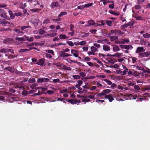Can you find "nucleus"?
Returning <instances> with one entry per match:
<instances>
[{
	"label": "nucleus",
	"instance_id": "f257e3e1",
	"mask_svg": "<svg viewBox=\"0 0 150 150\" xmlns=\"http://www.w3.org/2000/svg\"><path fill=\"white\" fill-rule=\"evenodd\" d=\"M15 72L18 75L20 76H28V75H30L29 73L28 72H24L22 71H19L16 70Z\"/></svg>",
	"mask_w": 150,
	"mask_h": 150
},
{
	"label": "nucleus",
	"instance_id": "f03ea898",
	"mask_svg": "<svg viewBox=\"0 0 150 150\" xmlns=\"http://www.w3.org/2000/svg\"><path fill=\"white\" fill-rule=\"evenodd\" d=\"M150 55V51L141 53L139 54V57H147Z\"/></svg>",
	"mask_w": 150,
	"mask_h": 150
},
{
	"label": "nucleus",
	"instance_id": "7ed1b4c3",
	"mask_svg": "<svg viewBox=\"0 0 150 150\" xmlns=\"http://www.w3.org/2000/svg\"><path fill=\"white\" fill-rule=\"evenodd\" d=\"M50 81V79L48 78H38L37 79L38 83H41L43 82H48Z\"/></svg>",
	"mask_w": 150,
	"mask_h": 150
},
{
	"label": "nucleus",
	"instance_id": "20e7f679",
	"mask_svg": "<svg viewBox=\"0 0 150 150\" xmlns=\"http://www.w3.org/2000/svg\"><path fill=\"white\" fill-rule=\"evenodd\" d=\"M111 90L110 89H105L99 93V96L100 95H103L105 96L108 93L111 92Z\"/></svg>",
	"mask_w": 150,
	"mask_h": 150
},
{
	"label": "nucleus",
	"instance_id": "39448f33",
	"mask_svg": "<svg viewBox=\"0 0 150 150\" xmlns=\"http://www.w3.org/2000/svg\"><path fill=\"white\" fill-rule=\"evenodd\" d=\"M105 98L108 99L109 101L110 102H112L114 100V99L113 98V96L111 94L105 96Z\"/></svg>",
	"mask_w": 150,
	"mask_h": 150
},
{
	"label": "nucleus",
	"instance_id": "423d86ee",
	"mask_svg": "<svg viewBox=\"0 0 150 150\" xmlns=\"http://www.w3.org/2000/svg\"><path fill=\"white\" fill-rule=\"evenodd\" d=\"M59 6L60 5L59 3L57 1H55L52 3L50 5L51 7L53 8H54L56 7H59Z\"/></svg>",
	"mask_w": 150,
	"mask_h": 150
},
{
	"label": "nucleus",
	"instance_id": "0eeeda50",
	"mask_svg": "<svg viewBox=\"0 0 150 150\" xmlns=\"http://www.w3.org/2000/svg\"><path fill=\"white\" fill-rule=\"evenodd\" d=\"M72 55L68 53H65L64 52L61 51L60 52V56L61 57H65L71 56Z\"/></svg>",
	"mask_w": 150,
	"mask_h": 150
},
{
	"label": "nucleus",
	"instance_id": "6e6552de",
	"mask_svg": "<svg viewBox=\"0 0 150 150\" xmlns=\"http://www.w3.org/2000/svg\"><path fill=\"white\" fill-rule=\"evenodd\" d=\"M120 47L122 49H126L127 50H129L130 48H132V45H120Z\"/></svg>",
	"mask_w": 150,
	"mask_h": 150
},
{
	"label": "nucleus",
	"instance_id": "1a4fd4ad",
	"mask_svg": "<svg viewBox=\"0 0 150 150\" xmlns=\"http://www.w3.org/2000/svg\"><path fill=\"white\" fill-rule=\"evenodd\" d=\"M78 52L76 50L72 49L71 50V54L76 57H77L79 56V54L78 53Z\"/></svg>",
	"mask_w": 150,
	"mask_h": 150
},
{
	"label": "nucleus",
	"instance_id": "9d476101",
	"mask_svg": "<svg viewBox=\"0 0 150 150\" xmlns=\"http://www.w3.org/2000/svg\"><path fill=\"white\" fill-rule=\"evenodd\" d=\"M66 101L72 104H74V103L76 104L78 102V101L77 100H75L74 99H69L68 100L66 99Z\"/></svg>",
	"mask_w": 150,
	"mask_h": 150
},
{
	"label": "nucleus",
	"instance_id": "9b49d317",
	"mask_svg": "<svg viewBox=\"0 0 150 150\" xmlns=\"http://www.w3.org/2000/svg\"><path fill=\"white\" fill-rule=\"evenodd\" d=\"M145 50L142 47H138L137 48L136 52L138 53L141 52H144Z\"/></svg>",
	"mask_w": 150,
	"mask_h": 150
},
{
	"label": "nucleus",
	"instance_id": "f8f14e48",
	"mask_svg": "<svg viewBox=\"0 0 150 150\" xmlns=\"http://www.w3.org/2000/svg\"><path fill=\"white\" fill-rule=\"evenodd\" d=\"M88 25H86V26H89L90 25H94L95 23L94 21L93 20H90L88 21Z\"/></svg>",
	"mask_w": 150,
	"mask_h": 150
},
{
	"label": "nucleus",
	"instance_id": "ddd939ff",
	"mask_svg": "<svg viewBox=\"0 0 150 150\" xmlns=\"http://www.w3.org/2000/svg\"><path fill=\"white\" fill-rule=\"evenodd\" d=\"M103 49L105 51H108L110 50V47L108 45H104L103 46Z\"/></svg>",
	"mask_w": 150,
	"mask_h": 150
},
{
	"label": "nucleus",
	"instance_id": "4468645a",
	"mask_svg": "<svg viewBox=\"0 0 150 150\" xmlns=\"http://www.w3.org/2000/svg\"><path fill=\"white\" fill-rule=\"evenodd\" d=\"M108 62L112 64H114L116 62L115 59L114 58H108Z\"/></svg>",
	"mask_w": 150,
	"mask_h": 150
},
{
	"label": "nucleus",
	"instance_id": "2eb2a0df",
	"mask_svg": "<svg viewBox=\"0 0 150 150\" xmlns=\"http://www.w3.org/2000/svg\"><path fill=\"white\" fill-rule=\"evenodd\" d=\"M6 20L5 19H0V24H1L4 26L6 25Z\"/></svg>",
	"mask_w": 150,
	"mask_h": 150
},
{
	"label": "nucleus",
	"instance_id": "dca6fc26",
	"mask_svg": "<svg viewBox=\"0 0 150 150\" xmlns=\"http://www.w3.org/2000/svg\"><path fill=\"white\" fill-rule=\"evenodd\" d=\"M44 63V60L43 59H41L39 60L37 64L40 65H42Z\"/></svg>",
	"mask_w": 150,
	"mask_h": 150
},
{
	"label": "nucleus",
	"instance_id": "f3484780",
	"mask_svg": "<svg viewBox=\"0 0 150 150\" xmlns=\"http://www.w3.org/2000/svg\"><path fill=\"white\" fill-rule=\"evenodd\" d=\"M8 49L2 48L0 50V52L2 53H6L8 52Z\"/></svg>",
	"mask_w": 150,
	"mask_h": 150
},
{
	"label": "nucleus",
	"instance_id": "a211bd4d",
	"mask_svg": "<svg viewBox=\"0 0 150 150\" xmlns=\"http://www.w3.org/2000/svg\"><path fill=\"white\" fill-rule=\"evenodd\" d=\"M109 12L111 14L117 16H118L120 14V13L118 12H116L115 11H113L112 10L109 11Z\"/></svg>",
	"mask_w": 150,
	"mask_h": 150
},
{
	"label": "nucleus",
	"instance_id": "6ab92c4d",
	"mask_svg": "<svg viewBox=\"0 0 150 150\" xmlns=\"http://www.w3.org/2000/svg\"><path fill=\"white\" fill-rule=\"evenodd\" d=\"M129 26V25L125 23V24L122 25L121 26V28L122 30H124L126 29V28Z\"/></svg>",
	"mask_w": 150,
	"mask_h": 150
},
{
	"label": "nucleus",
	"instance_id": "aec40b11",
	"mask_svg": "<svg viewBox=\"0 0 150 150\" xmlns=\"http://www.w3.org/2000/svg\"><path fill=\"white\" fill-rule=\"evenodd\" d=\"M59 38L60 39H66L68 38L65 35L63 34H60L59 35Z\"/></svg>",
	"mask_w": 150,
	"mask_h": 150
},
{
	"label": "nucleus",
	"instance_id": "412c9836",
	"mask_svg": "<svg viewBox=\"0 0 150 150\" xmlns=\"http://www.w3.org/2000/svg\"><path fill=\"white\" fill-rule=\"evenodd\" d=\"M134 88L136 90L135 92H138L139 91V90L140 89V88L139 87V86L137 85H135L134 86Z\"/></svg>",
	"mask_w": 150,
	"mask_h": 150
},
{
	"label": "nucleus",
	"instance_id": "4be33fe9",
	"mask_svg": "<svg viewBox=\"0 0 150 150\" xmlns=\"http://www.w3.org/2000/svg\"><path fill=\"white\" fill-rule=\"evenodd\" d=\"M8 13L10 15V18L12 19H13L15 18V15L13 13V12L11 11H8Z\"/></svg>",
	"mask_w": 150,
	"mask_h": 150
},
{
	"label": "nucleus",
	"instance_id": "5701e85b",
	"mask_svg": "<svg viewBox=\"0 0 150 150\" xmlns=\"http://www.w3.org/2000/svg\"><path fill=\"white\" fill-rule=\"evenodd\" d=\"M5 69L7 70H8L11 72L13 73L14 72V70L13 69L10 67H6L5 68Z\"/></svg>",
	"mask_w": 150,
	"mask_h": 150
},
{
	"label": "nucleus",
	"instance_id": "b1692460",
	"mask_svg": "<svg viewBox=\"0 0 150 150\" xmlns=\"http://www.w3.org/2000/svg\"><path fill=\"white\" fill-rule=\"evenodd\" d=\"M105 23L109 26H111L112 25V21L107 20L106 21Z\"/></svg>",
	"mask_w": 150,
	"mask_h": 150
},
{
	"label": "nucleus",
	"instance_id": "393cba45",
	"mask_svg": "<svg viewBox=\"0 0 150 150\" xmlns=\"http://www.w3.org/2000/svg\"><path fill=\"white\" fill-rule=\"evenodd\" d=\"M88 33H86L85 32L82 33L81 34V36L82 38H84L85 37L88 36Z\"/></svg>",
	"mask_w": 150,
	"mask_h": 150
},
{
	"label": "nucleus",
	"instance_id": "a878e982",
	"mask_svg": "<svg viewBox=\"0 0 150 150\" xmlns=\"http://www.w3.org/2000/svg\"><path fill=\"white\" fill-rule=\"evenodd\" d=\"M113 50L114 52H116L120 50V48L118 46L115 45L113 47Z\"/></svg>",
	"mask_w": 150,
	"mask_h": 150
},
{
	"label": "nucleus",
	"instance_id": "bb28decb",
	"mask_svg": "<svg viewBox=\"0 0 150 150\" xmlns=\"http://www.w3.org/2000/svg\"><path fill=\"white\" fill-rule=\"evenodd\" d=\"M45 52H46L51 54L53 55H54V52L52 50H45Z\"/></svg>",
	"mask_w": 150,
	"mask_h": 150
},
{
	"label": "nucleus",
	"instance_id": "cd10ccee",
	"mask_svg": "<svg viewBox=\"0 0 150 150\" xmlns=\"http://www.w3.org/2000/svg\"><path fill=\"white\" fill-rule=\"evenodd\" d=\"M118 38V36H112L110 38V40L111 41H113L117 39Z\"/></svg>",
	"mask_w": 150,
	"mask_h": 150
},
{
	"label": "nucleus",
	"instance_id": "c85d7f7f",
	"mask_svg": "<svg viewBox=\"0 0 150 150\" xmlns=\"http://www.w3.org/2000/svg\"><path fill=\"white\" fill-rule=\"evenodd\" d=\"M67 14V12L65 11L62 12L58 16V17L60 18L62 16L65 15Z\"/></svg>",
	"mask_w": 150,
	"mask_h": 150
},
{
	"label": "nucleus",
	"instance_id": "c756f323",
	"mask_svg": "<svg viewBox=\"0 0 150 150\" xmlns=\"http://www.w3.org/2000/svg\"><path fill=\"white\" fill-rule=\"evenodd\" d=\"M91 50L92 52L98 51V49L94 46H92L91 47Z\"/></svg>",
	"mask_w": 150,
	"mask_h": 150
},
{
	"label": "nucleus",
	"instance_id": "7c9ffc66",
	"mask_svg": "<svg viewBox=\"0 0 150 150\" xmlns=\"http://www.w3.org/2000/svg\"><path fill=\"white\" fill-rule=\"evenodd\" d=\"M28 49H20L18 50V52L19 53H23L25 52H28Z\"/></svg>",
	"mask_w": 150,
	"mask_h": 150
},
{
	"label": "nucleus",
	"instance_id": "2f4dec72",
	"mask_svg": "<svg viewBox=\"0 0 150 150\" xmlns=\"http://www.w3.org/2000/svg\"><path fill=\"white\" fill-rule=\"evenodd\" d=\"M13 30L15 31L17 33H18V34L21 33H24V32H23L21 31L19 29H18V28H15Z\"/></svg>",
	"mask_w": 150,
	"mask_h": 150
},
{
	"label": "nucleus",
	"instance_id": "473e14b6",
	"mask_svg": "<svg viewBox=\"0 0 150 150\" xmlns=\"http://www.w3.org/2000/svg\"><path fill=\"white\" fill-rule=\"evenodd\" d=\"M93 4L92 3H90L85 4L84 5H83V6H84V8H87L91 6H92Z\"/></svg>",
	"mask_w": 150,
	"mask_h": 150
},
{
	"label": "nucleus",
	"instance_id": "72a5a7b5",
	"mask_svg": "<svg viewBox=\"0 0 150 150\" xmlns=\"http://www.w3.org/2000/svg\"><path fill=\"white\" fill-rule=\"evenodd\" d=\"M143 37L144 38H150V34L148 33H145L143 35Z\"/></svg>",
	"mask_w": 150,
	"mask_h": 150
},
{
	"label": "nucleus",
	"instance_id": "f704fd0d",
	"mask_svg": "<svg viewBox=\"0 0 150 150\" xmlns=\"http://www.w3.org/2000/svg\"><path fill=\"white\" fill-rule=\"evenodd\" d=\"M104 81L107 83L108 85H110L112 84V83L111 82V81L109 79H104Z\"/></svg>",
	"mask_w": 150,
	"mask_h": 150
},
{
	"label": "nucleus",
	"instance_id": "c9c22d12",
	"mask_svg": "<svg viewBox=\"0 0 150 150\" xmlns=\"http://www.w3.org/2000/svg\"><path fill=\"white\" fill-rule=\"evenodd\" d=\"M121 54L118 52H117L115 54L112 55V56L114 57H119L121 56Z\"/></svg>",
	"mask_w": 150,
	"mask_h": 150
},
{
	"label": "nucleus",
	"instance_id": "e433bc0d",
	"mask_svg": "<svg viewBox=\"0 0 150 150\" xmlns=\"http://www.w3.org/2000/svg\"><path fill=\"white\" fill-rule=\"evenodd\" d=\"M12 40V39H11V38H7L6 40H4V42H5L6 43H7V42H8V43H9L10 42H8L9 41L11 42Z\"/></svg>",
	"mask_w": 150,
	"mask_h": 150
},
{
	"label": "nucleus",
	"instance_id": "4c0bfd02",
	"mask_svg": "<svg viewBox=\"0 0 150 150\" xmlns=\"http://www.w3.org/2000/svg\"><path fill=\"white\" fill-rule=\"evenodd\" d=\"M67 43L69 46H73L74 45V43L71 41H67Z\"/></svg>",
	"mask_w": 150,
	"mask_h": 150
},
{
	"label": "nucleus",
	"instance_id": "58836bf2",
	"mask_svg": "<svg viewBox=\"0 0 150 150\" xmlns=\"http://www.w3.org/2000/svg\"><path fill=\"white\" fill-rule=\"evenodd\" d=\"M72 77L74 79H80V76L78 75H73L72 76Z\"/></svg>",
	"mask_w": 150,
	"mask_h": 150
},
{
	"label": "nucleus",
	"instance_id": "ea45409f",
	"mask_svg": "<svg viewBox=\"0 0 150 150\" xmlns=\"http://www.w3.org/2000/svg\"><path fill=\"white\" fill-rule=\"evenodd\" d=\"M135 18L137 20H143V18L140 16H136Z\"/></svg>",
	"mask_w": 150,
	"mask_h": 150
},
{
	"label": "nucleus",
	"instance_id": "a19ab883",
	"mask_svg": "<svg viewBox=\"0 0 150 150\" xmlns=\"http://www.w3.org/2000/svg\"><path fill=\"white\" fill-rule=\"evenodd\" d=\"M30 27V26H21V29L22 30H23L25 29H26L27 28H29Z\"/></svg>",
	"mask_w": 150,
	"mask_h": 150
},
{
	"label": "nucleus",
	"instance_id": "79ce46f5",
	"mask_svg": "<svg viewBox=\"0 0 150 150\" xmlns=\"http://www.w3.org/2000/svg\"><path fill=\"white\" fill-rule=\"evenodd\" d=\"M28 94V91H27L24 90L22 92V94L23 95H24L25 96H26Z\"/></svg>",
	"mask_w": 150,
	"mask_h": 150
},
{
	"label": "nucleus",
	"instance_id": "37998d69",
	"mask_svg": "<svg viewBox=\"0 0 150 150\" xmlns=\"http://www.w3.org/2000/svg\"><path fill=\"white\" fill-rule=\"evenodd\" d=\"M50 22V20L48 18H46L45 19L43 22V24H47Z\"/></svg>",
	"mask_w": 150,
	"mask_h": 150
},
{
	"label": "nucleus",
	"instance_id": "c03bdc74",
	"mask_svg": "<svg viewBox=\"0 0 150 150\" xmlns=\"http://www.w3.org/2000/svg\"><path fill=\"white\" fill-rule=\"evenodd\" d=\"M38 86V84L36 83H33L30 86V87L32 89H34L35 88Z\"/></svg>",
	"mask_w": 150,
	"mask_h": 150
},
{
	"label": "nucleus",
	"instance_id": "a18cd8bd",
	"mask_svg": "<svg viewBox=\"0 0 150 150\" xmlns=\"http://www.w3.org/2000/svg\"><path fill=\"white\" fill-rule=\"evenodd\" d=\"M97 31V30L96 29H92L89 30V32L92 34H96V32Z\"/></svg>",
	"mask_w": 150,
	"mask_h": 150
},
{
	"label": "nucleus",
	"instance_id": "49530a36",
	"mask_svg": "<svg viewBox=\"0 0 150 150\" xmlns=\"http://www.w3.org/2000/svg\"><path fill=\"white\" fill-rule=\"evenodd\" d=\"M91 100L89 99H84L82 100V102H90Z\"/></svg>",
	"mask_w": 150,
	"mask_h": 150
},
{
	"label": "nucleus",
	"instance_id": "de8ad7c7",
	"mask_svg": "<svg viewBox=\"0 0 150 150\" xmlns=\"http://www.w3.org/2000/svg\"><path fill=\"white\" fill-rule=\"evenodd\" d=\"M8 56V58L9 59H11L12 58H14L15 57H17V56H15L14 55H12L10 54Z\"/></svg>",
	"mask_w": 150,
	"mask_h": 150
},
{
	"label": "nucleus",
	"instance_id": "09e8293b",
	"mask_svg": "<svg viewBox=\"0 0 150 150\" xmlns=\"http://www.w3.org/2000/svg\"><path fill=\"white\" fill-rule=\"evenodd\" d=\"M46 31L45 30L40 29L39 30V34L40 35H42V34L45 33Z\"/></svg>",
	"mask_w": 150,
	"mask_h": 150
},
{
	"label": "nucleus",
	"instance_id": "8fccbe9b",
	"mask_svg": "<svg viewBox=\"0 0 150 150\" xmlns=\"http://www.w3.org/2000/svg\"><path fill=\"white\" fill-rule=\"evenodd\" d=\"M74 27V25L72 24H71L70 25V30L71 31H74V30L73 29Z\"/></svg>",
	"mask_w": 150,
	"mask_h": 150
},
{
	"label": "nucleus",
	"instance_id": "3c124183",
	"mask_svg": "<svg viewBox=\"0 0 150 150\" xmlns=\"http://www.w3.org/2000/svg\"><path fill=\"white\" fill-rule=\"evenodd\" d=\"M41 9H38V8L33 9L30 10V11H32L33 12H37L38 11L41 10Z\"/></svg>",
	"mask_w": 150,
	"mask_h": 150
},
{
	"label": "nucleus",
	"instance_id": "603ef678",
	"mask_svg": "<svg viewBox=\"0 0 150 150\" xmlns=\"http://www.w3.org/2000/svg\"><path fill=\"white\" fill-rule=\"evenodd\" d=\"M45 57L48 58H52V56L51 55L48 53H46L45 54Z\"/></svg>",
	"mask_w": 150,
	"mask_h": 150
},
{
	"label": "nucleus",
	"instance_id": "864d4df0",
	"mask_svg": "<svg viewBox=\"0 0 150 150\" xmlns=\"http://www.w3.org/2000/svg\"><path fill=\"white\" fill-rule=\"evenodd\" d=\"M97 77H98L105 78L106 77V76L104 75H99L97 76Z\"/></svg>",
	"mask_w": 150,
	"mask_h": 150
},
{
	"label": "nucleus",
	"instance_id": "5fc2aeb1",
	"mask_svg": "<svg viewBox=\"0 0 150 150\" xmlns=\"http://www.w3.org/2000/svg\"><path fill=\"white\" fill-rule=\"evenodd\" d=\"M86 43V42L85 41H82L80 42V45H84Z\"/></svg>",
	"mask_w": 150,
	"mask_h": 150
},
{
	"label": "nucleus",
	"instance_id": "6e6d98bb",
	"mask_svg": "<svg viewBox=\"0 0 150 150\" xmlns=\"http://www.w3.org/2000/svg\"><path fill=\"white\" fill-rule=\"evenodd\" d=\"M79 74L82 77H84L86 75V74L85 72H81L79 73Z\"/></svg>",
	"mask_w": 150,
	"mask_h": 150
},
{
	"label": "nucleus",
	"instance_id": "4d7b16f0",
	"mask_svg": "<svg viewBox=\"0 0 150 150\" xmlns=\"http://www.w3.org/2000/svg\"><path fill=\"white\" fill-rule=\"evenodd\" d=\"M57 33H52L49 34V36L53 37L57 35Z\"/></svg>",
	"mask_w": 150,
	"mask_h": 150
},
{
	"label": "nucleus",
	"instance_id": "13d9d810",
	"mask_svg": "<svg viewBox=\"0 0 150 150\" xmlns=\"http://www.w3.org/2000/svg\"><path fill=\"white\" fill-rule=\"evenodd\" d=\"M47 93L49 94H51L53 93L54 92V91L51 90H48L47 91Z\"/></svg>",
	"mask_w": 150,
	"mask_h": 150
},
{
	"label": "nucleus",
	"instance_id": "bf43d9fd",
	"mask_svg": "<svg viewBox=\"0 0 150 150\" xmlns=\"http://www.w3.org/2000/svg\"><path fill=\"white\" fill-rule=\"evenodd\" d=\"M132 58L133 63H135L136 62V60L137 59V58L135 57H132Z\"/></svg>",
	"mask_w": 150,
	"mask_h": 150
},
{
	"label": "nucleus",
	"instance_id": "052dcab7",
	"mask_svg": "<svg viewBox=\"0 0 150 150\" xmlns=\"http://www.w3.org/2000/svg\"><path fill=\"white\" fill-rule=\"evenodd\" d=\"M17 87L20 90H21V89H24V88L23 87V86L22 85H17Z\"/></svg>",
	"mask_w": 150,
	"mask_h": 150
},
{
	"label": "nucleus",
	"instance_id": "680f3d73",
	"mask_svg": "<svg viewBox=\"0 0 150 150\" xmlns=\"http://www.w3.org/2000/svg\"><path fill=\"white\" fill-rule=\"evenodd\" d=\"M15 16H20L22 15V14L20 12L15 13H14Z\"/></svg>",
	"mask_w": 150,
	"mask_h": 150
},
{
	"label": "nucleus",
	"instance_id": "e2e57ef3",
	"mask_svg": "<svg viewBox=\"0 0 150 150\" xmlns=\"http://www.w3.org/2000/svg\"><path fill=\"white\" fill-rule=\"evenodd\" d=\"M87 98H89L91 99H93L95 97L94 95H90L87 96Z\"/></svg>",
	"mask_w": 150,
	"mask_h": 150
},
{
	"label": "nucleus",
	"instance_id": "0e129e2a",
	"mask_svg": "<svg viewBox=\"0 0 150 150\" xmlns=\"http://www.w3.org/2000/svg\"><path fill=\"white\" fill-rule=\"evenodd\" d=\"M141 8V6L139 5H136L135 6V8L136 9L139 10Z\"/></svg>",
	"mask_w": 150,
	"mask_h": 150
},
{
	"label": "nucleus",
	"instance_id": "69168bd1",
	"mask_svg": "<svg viewBox=\"0 0 150 150\" xmlns=\"http://www.w3.org/2000/svg\"><path fill=\"white\" fill-rule=\"evenodd\" d=\"M94 46L97 47L98 48H99L100 47V44L97 43H94L93 44Z\"/></svg>",
	"mask_w": 150,
	"mask_h": 150
},
{
	"label": "nucleus",
	"instance_id": "338daca9",
	"mask_svg": "<svg viewBox=\"0 0 150 150\" xmlns=\"http://www.w3.org/2000/svg\"><path fill=\"white\" fill-rule=\"evenodd\" d=\"M67 89H66L61 90L60 91V93H66L67 92Z\"/></svg>",
	"mask_w": 150,
	"mask_h": 150
},
{
	"label": "nucleus",
	"instance_id": "774afa93",
	"mask_svg": "<svg viewBox=\"0 0 150 150\" xmlns=\"http://www.w3.org/2000/svg\"><path fill=\"white\" fill-rule=\"evenodd\" d=\"M63 68L64 69L68 70H70L71 69L70 67H67L65 65L63 66Z\"/></svg>",
	"mask_w": 150,
	"mask_h": 150
}]
</instances>
